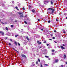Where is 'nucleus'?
Masks as SVG:
<instances>
[{
	"label": "nucleus",
	"instance_id": "39",
	"mask_svg": "<svg viewBox=\"0 0 67 67\" xmlns=\"http://www.w3.org/2000/svg\"><path fill=\"white\" fill-rule=\"evenodd\" d=\"M49 2V1H48L46 2H47L48 3V2Z\"/></svg>",
	"mask_w": 67,
	"mask_h": 67
},
{
	"label": "nucleus",
	"instance_id": "53",
	"mask_svg": "<svg viewBox=\"0 0 67 67\" xmlns=\"http://www.w3.org/2000/svg\"><path fill=\"white\" fill-rule=\"evenodd\" d=\"M66 19H67V17H66Z\"/></svg>",
	"mask_w": 67,
	"mask_h": 67
},
{
	"label": "nucleus",
	"instance_id": "15",
	"mask_svg": "<svg viewBox=\"0 0 67 67\" xmlns=\"http://www.w3.org/2000/svg\"><path fill=\"white\" fill-rule=\"evenodd\" d=\"M24 22L25 23V24H27V22H26V21H24Z\"/></svg>",
	"mask_w": 67,
	"mask_h": 67
},
{
	"label": "nucleus",
	"instance_id": "37",
	"mask_svg": "<svg viewBox=\"0 0 67 67\" xmlns=\"http://www.w3.org/2000/svg\"><path fill=\"white\" fill-rule=\"evenodd\" d=\"M9 45H10V46H11V44L10 43H9Z\"/></svg>",
	"mask_w": 67,
	"mask_h": 67
},
{
	"label": "nucleus",
	"instance_id": "33",
	"mask_svg": "<svg viewBox=\"0 0 67 67\" xmlns=\"http://www.w3.org/2000/svg\"><path fill=\"white\" fill-rule=\"evenodd\" d=\"M38 44H41V42H40L39 43H38Z\"/></svg>",
	"mask_w": 67,
	"mask_h": 67
},
{
	"label": "nucleus",
	"instance_id": "56",
	"mask_svg": "<svg viewBox=\"0 0 67 67\" xmlns=\"http://www.w3.org/2000/svg\"><path fill=\"white\" fill-rule=\"evenodd\" d=\"M66 0L67 1V0Z\"/></svg>",
	"mask_w": 67,
	"mask_h": 67
},
{
	"label": "nucleus",
	"instance_id": "22",
	"mask_svg": "<svg viewBox=\"0 0 67 67\" xmlns=\"http://www.w3.org/2000/svg\"><path fill=\"white\" fill-rule=\"evenodd\" d=\"M54 32H55V33H56V31L55 30H54Z\"/></svg>",
	"mask_w": 67,
	"mask_h": 67
},
{
	"label": "nucleus",
	"instance_id": "21",
	"mask_svg": "<svg viewBox=\"0 0 67 67\" xmlns=\"http://www.w3.org/2000/svg\"><path fill=\"white\" fill-rule=\"evenodd\" d=\"M40 65H41V67H43V65H42V63H41L40 64Z\"/></svg>",
	"mask_w": 67,
	"mask_h": 67
},
{
	"label": "nucleus",
	"instance_id": "43",
	"mask_svg": "<svg viewBox=\"0 0 67 67\" xmlns=\"http://www.w3.org/2000/svg\"><path fill=\"white\" fill-rule=\"evenodd\" d=\"M56 20L57 21H58V19H56Z\"/></svg>",
	"mask_w": 67,
	"mask_h": 67
},
{
	"label": "nucleus",
	"instance_id": "51",
	"mask_svg": "<svg viewBox=\"0 0 67 67\" xmlns=\"http://www.w3.org/2000/svg\"><path fill=\"white\" fill-rule=\"evenodd\" d=\"M52 55H54V53H52Z\"/></svg>",
	"mask_w": 67,
	"mask_h": 67
},
{
	"label": "nucleus",
	"instance_id": "54",
	"mask_svg": "<svg viewBox=\"0 0 67 67\" xmlns=\"http://www.w3.org/2000/svg\"><path fill=\"white\" fill-rule=\"evenodd\" d=\"M18 10H19V9H17Z\"/></svg>",
	"mask_w": 67,
	"mask_h": 67
},
{
	"label": "nucleus",
	"instance_id": "2",
	"mask_svg": "<svg viewBox=\"0 0 67 67\" xmlns=\"http://www.w3.org/2000/svg\"><path fill=\"white\" fill-rule=\"evenodd\" d=\"M21 56L23 57H24L25 58H26V56L25 55L23 54H22L21 55Z\"/></svg>",
	"mask_w": 67,
	"mask_h": 67
},
{
	"label": "nucleus",
	"instance_id": "27",
	"mask_svg": "<svg viewBox=\"0 0 67 67\" xmlns=\"http://www.w3.org/2000/svg\"><path fill=\"white\" fill-rule=\"evenodd\" d=\"M53 39L55 40V37H53Z\"/></svg>",
	"mask_w": 67,
	"mask_h": 67
},
{
	"label": "nucleus",
	"instance_id": "28",
	"mask_svg": "<svg viewBox=\"0 0 67 67\" xmlns=\"http://www.w3.org/2000/svg\"><path fill=\"white\" fill-rule=\"evenodd\" d=\"M23 9L24 10H25V8H24V7H23Z\"/></svg>",
	"mask_w": 67,
	"mask_h": 67
},
{
	"label": "nucleus",
	"instance_id": "52",
	"mask_svg": "<svg viewBox=\"0 0 67 67\" xmlns=\"http://www.w3.org/2000/svg\"><path fill=\"white\" fill-rule=\"evenodd\" d=\"M65 63L66 64H67V62H66Z\"/></svg>",
	"mask_w": 67,
	"mask_h": 67
},
{
	"label": "nucleus",
	"instance_id": "13",
	"mask_svg": "<svg viewBox=\"0 0 67 67\" xmlns=\"http://www.w3.org/2000/svg\"><path fill=\"white\" fill-rule=\"evenodd\" d=\"M18 36H19V35H16L15 36V37H17Z\"/></svg>",
	"mask_w": 67,
	"mask_h": 67
},
{
	"label": "nucleus",
	"instance_id": "38",
	"mask_svg": "<svg viewBox=\"0 0 67 67\" xmlns=\"http://www.w3.org/2000/svg\"><path fill=\"white\" fill-rule=\"evenodd\" d=\"M10 40L11 42H12V39H10Z\"/></svg>",
	"mask_w": 67,
	"mask_h": 67
},
{
	"label": "nucleus",
	"instance_id": "24",
	"mask_svg": "<svg viewBox=\"0 0 67 67\" xmlns=\"http://www.w3.org/2000/svg\"><path fill=\"white\" fill-rule=\"evenodd\" d=\"M39 42H40V41H37V43H38V44H39Z\"/></svg>",
	"mask_w": 67,
	"mask_h": 67
},
{
	"label": "nucleus",
	"instance_id": "30",
	"mask_svg": "<svg viewBox=\"0 0 67 67\" xmlns=\"http://www.w3.org/2000/svg\"><path fill=\"white\" fill-rule=\"evenodd\" d=\"M52 52H55V50H52Z\"/></svg>",
	"mask_w": 67,
	"mask_h": 67
},
{
	"label": "nucleus",
	"instance_id": "14",
	"mask_svg": "<svg viewBox=\"0 0 67 67\" xmlns=\"http://www.w3.org/2000/svg\"><path fill=\"white\" fill-rule=\"evenodd\" d=\"M18 13L19 14V15H21V14H22V13H19V12H18Z\"/></svg>",
	"mask_w": 67,
	"mask_h": 67
},
{
	"label": "nucleus",
	"instance_id": "11",
	"mask_svg": "<svg viewBox=\"0 0 67 67\" xmlns=\"http://www.w3.org/2000/svg\"><path fill=\"white\" fill-rule=\"evenodd\" d=\"M26 38L27 39V40L28 41H29L30 39H29V38L27 36L26 37Z\"/></svg>",
	"mask_w": 67,
	"mask_h": 67
},
{
	"label": "nucleus",
	"instance_id": "46",
	"mask_svg": "<svg viewBox=\"0 0 67 67\" xmlns=\"http://www.w3.org/2000/svg\"><path fill=\"white\" fill-rule=\"evenodd\" d=\"M61 66L62 67H63V65H62Z\"/></svg>",
	"mask_w": 67,
	"mask_h": 67
},
{
	"label": "nucleus",
	"instance_id": "49",
	"mask_svg": "<svg viewBox=\"0 0 67 67\" xmlns=\"http://www.w3.org/2000/svg\"><path fill=\"white\" fill-rule=\"evenodd\" d=\"M43 30H44V29H41V31H43Z\"/></svg>",
	"mask_w": 67,
	"mask_h": 67
},
{
	"label": "nucleus",
	"instance_id": "31",
	"mask_svg": "<svg viewBox=\"0 0 67 67\" xmlns=\"http://www.w3.org/2000/svg\"><path fill=\"white\" fill-rule=\"evenodd\" d=\"M38 60L39 62H40V59H38Z\"/></svg>",
	"mask_w": 67,
	"mask_h": 67
},
{
	"label": "nucleus",
	"instance_id": "1",
	"mask_svg": "<svg viewBox=\"0 0 67 67\" xmlns=\"http://www.w3.org/2000/svg\"><path fill=\"white\" fill-rule=\"evenodd\" d=\"M48 10H52V11L49 13L50 14H51L54 13V12L55 11V9H53L52 8H48Z\"/></svg>",
	"mask_w": 67,
	"mask_h": 67
},
{
	"label": "nucleus",
	"instance_id": "44",
	"mask_svg": "<svg viewBox=\"0 0 67 67\" xmlns=\"http://www.w3.org/2000/svg\"><path fill=\"white\" fill-rule=\"evenodd\" d=\"M63 33H66V32L64 31V32H63Z\"/></svg>",
	"mask_w": 67,
	"mask_h": 67
},
{
	"label": "nucleus",
	"instance_id": "57",
	"mask_svg": "<svg viewBox=\"0 0 67 67\" xmlns=\"http://www.w3.org/2000/svg\"><path fill=\"white\" fill-rule=\"evenodd\" d=\"M51 21H52V20Z\"/></svg>",
	"mask_w": 67,
	"mask_h": 67
},
{
	"label": "nucleus",
	"instance_id": "7",
	"mask_svg": "<svg viewBox=\"0 0 67 67\" xmlns=\"http://www.w3.org/2000/svg\"><path fill=\"white\" fill-rule=\"evenodd\" d=\"M22 15H20V17L21 18H23L24 16H23V14H22Z\"/></svg>",
	"mask_w": 67,
	"mask_h": 67
},
{
	"label": "nucleus",
	"instance_id": "36",
	"mask_svg": "<svg viewBox=\"0 0 67 67\" xmlns=\"http://www.w3.org/2000/svg\"><path fill=\"white\" fill-rule=\"evenodd\" d=\"M38 21H40V19H37Z\"/></svg>",
	"mask_w": 67,
	"mask_h": 67
},
{
	"label": "nucleus",
	"instance_id": "6",
	"mask_svg": "<svg viewBox=\"0 0 67 67\" xmlns=\"http://www.w3.org/2000/svg\"><path fill=\"white\" fill-rule=\"evenodd\" d=\"M14 44L16 45V46H17L18 45V43L17 42H14Z\"/></svg>",
	"mask_w": 67,
	"mask_h": 67
},
{
	"label": "nucleus",
	"instance_id": "26",
	"mask_svg": "<svg viewBox=\"0 0 67 67\" xmlns=\"http://www.w3.org/2000/svg\"><path fill=\"white\" fill-rule=\"evenodd\" d=\"M36 64L37 65L38 64V62L37 61L36 62Z\"/></svg>",
	"mask_w": 67,
	"mask_h": 67
},
{
	"label": "nucleus",
	"instance_id": "16",
	"mask_svg": "<svg viewBox=\"0 0 67 67\" xmlns=\"http://www.w3.org/2000/svg\"><path fill=\"white\" fill-rule=\"evenodd\" d=\"M51 3L52 4H53V1H51Z\"/></svg>",
	"mask_w": 67,
	"mask_h": 67
},
{
	"label": "nucleus",
	"instance_id": "17",
	"mask_svg": "<svg viewBox=\"0 0 67 67\" xmlns=\"http://www.w3.org/2000/svg\"><path fill=\"white\" fill-rule=\"evenodd\" d=\"M14 22H15L16 23H17L18 22V20H15L14 21Z\"/></svg>",
	"mask_w": 67,
	"mask_h": 67
},
{
	"label": "nucleus",
	"instance_id": "10",
	"mask_svg": "<svg viewBox=\"0 0 67 67\" xmlns=\"http://www.w3.org/2000/svg\"><path fill=\"white\" fill-rule=\"evenodd\" d=\"M5 30H7V31L9 30V29H8V27H6Z\"/></svg>",
	"mask_w": 67,
	"mask_h": 67
},
{
	"label": "nucleus",
	"instance_id": "3",
	"mask_svg": "<svg viewBox=\"0 0 67 67\" xmlns=\"http://www.w3.org/2000/svg\"><path fill=\"white\" fill-rule=\"evenodd\" d=\"M0 33H1L2 34V35H3V36H4V32L2 31H0Z\"/></svg>",
	"mask_w": 67,
	"mask_h": 67
},
{
	"label": "nucleus",
	"instance_id": "32",
	"mask_svg": "<svg viewBox=\"0 0 67 67\" xmlns=\"http://www.w3.org/2000/svg\"><path fill=\"white\" fill-rule=\"evenodd\" d=\"M54 43H57V42L56 41H54Z\"/></svg>",
	"mask_w": 67,
	"mask_h": 67
},
{
	"label": "nucleus",
	"instance_id": "29",
	"mask_svg": "<svg viewBox=\"0 0 67 67\" xmlns=\"http://www.w3.org/2000/svg\"><path fill=\"white\" fill-rule=\"evenodd\" d=\"M18 45H19V46H20V44L19 43H18Z\"/></svg>",
	"mask_w": 67,
	"mask_h": 67
},
{
	"label": "nucleus",
	"instance_id": "45",
	"mask_svg": "<svg viewBox=\"0 0 67 67\" xmlns=\"http://www.w3.org/2000/svg\"><path fill=\"white\" fill-rule=\"evenodd\" d=\"M5 38H6V39H7L8 38V37H5Z\"/></svg>",
	"mask_w": 67,
	"mask_h": 67
},
{
	"label": "nucleus",
	"instance_id": "41",
	"mask_svg": "<svg viewBox=\"0 0 67 67\" xmlns=\"http://www.w3.org/2000/svg\"><path fill=\"white\" fill-rule=\"evenodd\" d=\"M41 48V46H40L39 47V48Z\"/></svg>",
	"mask_w": 67,
	"mask_h": 67
},
{
	"label": "nucleus",
	"instance_id": "40",
	"mask_svg": "<svg viewBox=\"0 0 67 67\" xmlns=\"http://www.w3.org/2000/svg\"><path fill=\"white\" fill-rule=\"evenodd\" d=\"M43 43H46V41H44V42Z\"/></svg>",
	"mask_w": 67,
	"mask_h": 67
},
{
	"label": "nucleus",
	"instance_id": "25",
	"mask_svg": "<svg viewBox=\"0 0 67 67\" xmlns=\"http://www.w3.org/2000/svg\"><path fill=\"white\" fill-rule=\"evenodd\" d=\"M44 66H48V64H44Z\"/></svg>",
	"mask_w": 67,
	"mask_h": 67
},
{
	"label": "nucleus",
	"instance_id": "35",
	"mask_svg": "<svg viewBox=\"0 0 67 67\" xmlns=\"http://www.w3.org/2000/svg\"><path fill=\"white\" fill-rule=\"evenodd\" d=\"M15 9H18V7L17 6L16 7H15Z\"/></svg>",
	"mask_w": 67,
	"mask_h": 67
},
{
	"label": "nucleus",
	"instance_id": "12",
	"mask_svg": "<svg viewBox=\"0 0 67 67\" xmlns=\"http://www.w3.org/2000/svg\"><path fill=\"white\" fill-rule=\"evenodd\" d=\"M61 48L62 49H65V48H64V47L63 46H62L61 47Z\"/></svg>",
	"mask_w": 67,
	"mask_h": 67
},
{
	"label": "nucleus",
	"instance_id": "50",
	"mask_svg": "<svg viewBox=\"0 0 67 67\" xmlns=\"http://www.w3.org/2000/svg\"><path fill=\"white\" fill-rule=\"evenodd\" d=\"M51 36H53V35L52 34H51Z\"/></svg>",
	"mask_w": 67,
	"mask_h": 67
},
{
	"label": "nucleus",
	"instance_id": "19",
	"mask_svg": "<svg viewBox=\"0 0 67 67\" xmlns=\"http://www.w3.org/2000/svg\"><path fill=\"white\" fill-rule=\"evenodd\" d=\"M31 7V5H29V9H30Z\"/></svg>",
	"mask_w": 67,
	"mask_h": 67
},
{
	"label": "nucleus",
	"instance_id": "9",
	"mask_svg": "<svg viewBox=\"0 0 67 67\" xmlns=\"http://www.w3.org/2000/svg\"><path fill=\"white\" fill-rule=\"evenodd\" d=\"M13 49L15 51H16V52H18V51H17V50H15V49H14V48H13Z\"/></svg>",
	"mask_w": 67,
	"mask_h": 67
},
{
	"label": "nucleus",
	"instance_id": "5",
	"mask_svg": "<svg viewBox=\"0 0 67 67\" xmlns=\"http://www.w3.org/2000/svg\"><path fill=\"white\" fill-rule=\"evenodd\" d=\"M32 12L33 13H34L35 12V9H33L31 10Z\"/></svg>",
	"mask_w": 67,
	"mask_h": 67
},
{
	"label": "nucleus",
	"instance_id": "23",
	"mask_svg": "<svg viewBox=\"0 0 67 67\" xmlns=\"http://www.w3.org/2000/svg\"><path fill=\"white\" fill-rule=\"evenodd\" d=\"M11 27H13V25H11Z\"/></svg>",
	"mask_w": 67,
	"mask_h": 67
},
{
	"label": "nucleus",
	"instance_id": "4",
	"mask_svg": "<svg viewBox=\"0 0 67 67\" xmlns=\"http://www.w3.org/2000/svg\"><path fill=\"white\" fill-rule=\"evenodd\" d=\"M55 61L56 63H57V62H58L59 60L58 59H56L55 60Z\"/></svg>",
	"mask_w": 67,
	"mask_h": 67
},
{
	"label": "nucleus",
	"instance_id": "47",
	"mask_svg": "<svg viewBox=\"0 0 67 67\" xmlns=\"http://www.w3.org/2000/svg\"><path fill=\"white\" fill-rule=\"evenodd\" d=\"M2 24H4L2 22Z\"/></svg>",
	"mask_w": 67,
	"mask_h": 67
},
{
	"label": "nucleus",
	"instance_id": "55",
	"mask_svg": "<svg viewBox=\"0 0 67 67\" xmlns=\"http://www.w3.org/2000/svg\"><path fill=\"white\" fill-rule=\"evenodd\" d=\"M0 21H1V20H0Z\"/></svg>",
	"mask_w": 67,
	"mask_h": 67
},
{
	"label": "nucleus",
	"instance_id": "8",
	"mask_svg": "<svg viewBox=\"0 0 67 67\" xmlns=\"http://www.w3.org/2000/svg\"><path fill=\"white\" fill-rule=\"evenodd\" d=\"M64 59H65V58H66V54H64Z\"/></svg>",
	"mask_w": 67,
	"mask_h": 67
},
{
	"label": "nucleus",
	"instance_id": "18",
	"mask_svg": "<svg viewBox=\"0 0 67 67\" xmlns=\"http://www.w3.org/2000/svg\"><path fill=\"white\" fill-rule=\"evenodd\" d=\"M45 57H46V58H48V56L47 55H45Z\"/></svg>",
	"mask_w": 67,
	"mask_h": 67
},
{
	"label": "nucleus",
	"instance_id": "20",
	"mask_svg": "<svg viewBox=\"0 0 67 67\" xmlns=\"http://www.w3.org/2000/svg\"><path fill=\"white\" fill-rule=\"evenodd\" d=\"M48 23H51V20H49L48 21Z\"/></svg>",
	"mask_w": 67,
	"mask_h": 67
},
{
	"label": "nucleus",
	"instance_id": "34",
	"mask_svg": "<svg viewBox=\"0 0 67 67\" xmlns=\"http://www.w3.org/2000/svg\"><path fill=\"white\" fill-rule=\"evenodd\" d=\"M49 45V44H47V46H48Z\"/></svg>",
	"mask_w": 67,
	"mask_h": 67
},
{
	"label": "nucleus",
	"instance_id": "42",
	"mask_svg": "<svg viewBox=\"0 0 67 67\" xmlns=\"http://www.w3.org/2000/svg\"><path fill=\"white\" fill-rule=\"evenodd\" d=\"M49 40H50V41H52V40L51 39H49Z\"/></svg>",
	"mask_w": 67,
	"mask_h": 67
},
{
	"label": "nucleus",
	"instance_id": "48",
	"mask_svg": "<svg viewBox=\"0 0 67 67\" xmlns=\"http://www.w3.org/2000/svg\"><path fill=\"white\" fill-rule=\"evenodd\" d=\"M63 46H65V45L64 44H63Z\"/></svg>",
	"mask_w": 67,
	"mask_h": 67
}]
</instances>
